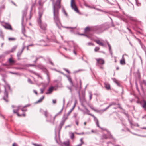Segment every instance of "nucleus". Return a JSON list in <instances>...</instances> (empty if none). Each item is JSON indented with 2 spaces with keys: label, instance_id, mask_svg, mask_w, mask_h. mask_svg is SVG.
Listing matches in <instances>:
<instances>
[{
  "label": "nucleus",
  "instance_id": "nucleus-1",
  "mask_svg": "<svg viewBox=\"0 0 146 146\" xmlns=\"http://www.w3.org/2000/svg\"><path fill=\"white\" fill-rule=\"evenodd\" d=\"M61 0H57L56 3L53 5V18L54 22L58 28L60 29L61 24L59 18V10L61 7Z\"/></svg>",
  "mask_w": 146,
  "mask_h": 146
},
{
  "label": "nucleus",
  "instance_id": "nucleus-28",
  "mask_svg": "<svg viewBox=\"0 0 146 146\" xmlns=\"http://www.w3.org/2000/svg\"><path fill=\"white\" fill-rule=\"evenodd\" d=\"M17 46H14L12 48L11 50H10V52H12L15 51L16 48H17Z\"/></svg>",
  "mask_w": 146,
  "mask_h": 146
},
{
  "label": "nucleus",
  "instance_id": "nucleus-36",
  "mask_svg": "<svg viewBox=\"0 0 146 146\" xmlns=\"http://www.w3.org/2000/svg\"><path fill=\"white\" fill-rule=\"evenodd\" d=\"M33 145L35 146H42V145L41 144H37L36 143H33Z\"/></svg>",
  "mask_w": 146,
  "mask_h": 146
},
{
  "label": "nucleus",
  "instance_id": "nucleus-63",
  "mask_svg": "<svg viewBox=\"0 0 146 146\" xmlns=\"http://www.w3.org/2000/svg\"><path fill=\"white\" fill-rule=\"evenodd\" d=\"M33 92L35 93L36 94H37V92L35 90H33Z\"/></svg>",
  "mask_w": 146,
  "mask_h": 146
},
{
  "label": "nucleus",
  "instance_id": "nucleus-50",
  "mask_svg": "<svg viewBox=\"0 0 146 146\" xmlns=\"http://www.w3.org/2000/svg\"><path fill=\"white\" fill-rule=\"evenodd\" d=\"M10 52H10V51H9L5 52V53L6 54H8Z\"/></svg>",
  "mask_w": 146,
  "mask_h": 146
},
{
  "label": "nucleus",
  "instance_id": "nucleus-5",
  "mask_svg": "<svg viewBox=\"0 0 146 146\" xmlns=\"http://www.w3.org/2000/svg\"><path fill=\"white\" fill-rule=\"evenodd\" d=\"M37 22L40 28L43 30L45 31L46 29L47 25L46 23L42 22L40 19H37Z\"/></svg>",
  "mask_w": 146,
  "mask_h": 146
},
{
  "label": "nucleus",
  "instance_id": "nucleus-27",
  "mask_svg": "<svg viewBox=\"0 0 146 146\" xmlns=\"http://www.w3.org/2000/svg\"><path fill=\"white\" fill-rule=\"evenodd\" d=\"M44 98V96H42L36 102V103L40 102L42 101Z\"/></svg>",
  "mask_w": 146,
  "mask_h": 146
},
{
  "label": "nucleus",
  "instance_id": "nucleus-2",
  "mask_svg": "<svg viewBox=\"0 0 146 146\" xmlns=\"http://www.w3.org/2000/svg\"><path fill=\"white\" fill-rule=\"evenodd\" d=\"M106 29L105 28L104 26V25H102L100 26L95 27L93 29L88 27L85 28L84 31L85 33H87L91 31L92 30L94 31H97V30H98L102 32Z\"/></svg>",
  "mask_w": 146,
  "mask_h": 146
},
{
  "label": "nucleus",
  "instance_id": "nucleus-54",
  "mask_svg": "<svg viewBox=\"0 0 146 146\" xmlns=\"http://www.w3.org/2000/svg\"><path fill=\"white\" fill-rule=\"evenodd\" d=\"M77 116V113H75L74 114V117L75 118H76Z\"/></svg>",
  "mask_w": 146,
  "mask_h": 146
},
{
  "label": "nucleus",
  "instance_id": "nucleus-41",
  "mask_svg": "<svg viewBox=\"0 0 146 146\" xmlns=\"http://www.w3.org/2000/svg\"><path fill=\"white\" fill-rule=\"evenodd\" d=\"M63 108H62V109L58 113H57L56 114H58V115H59V114H60L63 111Z\"/></svg>",
  "mask_w": 146,
  "mask_h": 146
},
{
  "label": "nucleus",
  "instance_id": "nucleus-53",
  "mask_svg": "<svg viewBox=\"0 0 146 146\" xmlns=\"http://www.w3.org/2000/svg\"><path fill=\"white\" fill-rule=\"evenodd\" d=\"M53 103L54 104H55L56 102V100H52Z\"/></svg>",
  "mask_w": 146,
  "mask_h": 146
},
{
  "label": "nucleus",
  "instance_id": "nucleus-43",
  "mask_svg": "<svg viewBox=\"0 0 146 146\" xmlns=\"http://www.w3.org/2000/svg\"><path fill=\"white\" fill-rule=\"evenodd\" d=\"M82 106L83 107H84L85 108V110H86V111H87L88 112H89V111L88 110V109H87L86 108V107H85V106L83 104H82Z\"/></svg>",
  "mask_w": 146,
  "mask_h": 146
},
{
  "label": "nucleus",
  "instance_id": "nucleus-3",
  "mask_svg": "<svg viewBox=\"0 0 146 146\" xmlns=\"http://www.w3.org/2000/svg\"><path fill=\"white\" fill-rule=\"evenodd\" d=\"M2 80L4 82L5 84V86H4L5 91L4 92V96L3 97V99L6 102H8V100L7 98L8 97V93L7 91V90H11L10 86L5 80L4 78H3Z\"/></svg>",
  "mask_w": 146,
  "mask_h": 146
},
{
  "label": "nucleus",
  "instance_id": "nucleus-33",
  "mask_svg": "<svg viewBox=\"0 0 146 146\" xmlns=\"http://www.w3.org/2000/svg\"><path fill=\"white\" fill-rule=\"evenodd\" d=\"M128 121H129V122L130 124V125H131V127H132V126L134 125L133 124V123L131 122V121L129 119H128Z\"/></svg>",
  "mask_w": 146,
  "mask_h": 146
},
{
  "label": "nucleus",
  "instance_id": "nucleus-15",
  "mask_svg": "<svg viewBox=\"0 0 146 146\" xmlns=\"http://www.w3.org/2000/svg\"><path fill=\"white\" fill-rule=\"evenodd\" d=\"M61 146H70L69 141L63 142L61 145Z\"/></svg>",
  "mask_w": 146,
  "mask_h": 146
},
{
  "label": "nucleus",
  "instance_id": "nucleus-7",
  "mask_svg": "<svg viewBox=\"0 0 146 146\" xmlns=\"http://www.w3.org/2000/svg\"><path fill=\"white\" fill-rule=\"evenodd\" d=\"M2 26L4 27V28L6 29H7L10 30H12V28L10 25L9 23H3L2 24Z\"/></svg>",
  "mask_w": 146,
  "mask_h": 146
},
{
  "label": "nucleus",
  "instance_id": "nucleus-39",
  "mask_svg": "<svg viewBox=\"0 0 146 146\" xmlns=\"http://www.w3.org/2000/svg\"><path fill=\"white\" fill-rule=\"evenodd\" d=\"M67 88L70 90V92L72 93V90L71 87H67Z\"/></svg>",
  "mask_w": 146,
  "mask_h": 146
},
{
  "label": "nucleus",
  "instance_id": "nucleus-35",
  "mask_svg": "<svg viewBox=\"0 0 146 146\" xmlns=\"http://www.w3.org/2000/svg\"><path fill=\"white\" fill-rule=\"evenodd\" d=\"M99 49H100L98 47H96L94 49V51L96 52V51H98L99 50Z\"/></svg>",
  "mask_w": 146,
  "mask_h": 146
},
{
  "label": "nucleus",
  "instance_id": "nucleus-48",
  "mask_svg": "<svg viewBox=\"0 0 146 146\" xmlns=\"http://www.w3.org/2000/svg\"><path fill=\"white\" fill-rule=\"evenodd\" d=\"M94 9H95L96 10L99 11H101V12L103 11L101 9H99L98 8H95Z\"/></svg>",
  "mask_w": 146,
  "mask_h": 146
},
{
  "label": "nucleus",
  "instance_id": "nucleus-18",
  "mask_svg": "<svg viewBox=\"0 0 146 146\" xmlns=\"http://www.w3.org/2000/svg\"><path fill=\"white\" fill-rule=\"evenodd\" d=\"M95 42L99 45H100L103 47H105V44H104L103 43L100 42V41L99 40H97L95 41Z\"/></svg>",
  "mask_w": 146,
  "mask_h": 146
},
{
  "label": "nucleus",
  "instance_id": "nucleus-56",
  "mask_svg": "<svg viewBox=\"0 0 146 146\" xmlns=\"http://www.w3.org/2000/svg\"><path fill=\"white\" fill-rule=\"evenodd\" d=\"M42 14H39V18H38V19H41V16H42Z\"/></svg>",
  "mask_w": 146,
  "mask_h": 146
},
{
  "label": "nucleus",
  "instance_id": "nucleus-57",
  "mask_svg": "<svg viewBox=\"0 0 146 146\" xmlns=\"http://www.w3.org/2000/svg\"><path fill=\"white\" fill-rule=\"evenodd\" d=\"M38 3L40 6L42 5L41 1L40 0L39 1Z\"/></svg>",
  "mask_w": 146,
  "mask_h": 146
},
{
  "label": "nucleus",
  "instance_id": "nucleus-8",
  "mask_svg": "<svg viewBox=\"0 0 146 146\" xmlns=\"http://www.w3.org/2000/svg\"><path fill=\"white\" fill-rule=\"evenodd\" d=\"M21 107V106H19L17 107V109L14 110H13V112L14 113H16L17 114V115L19 117H21L22 116H25V114H19L18 113V111L19 110V109H20V108Z\"/></svg>",
  "mask_w": 146,
  "mask_h": 146
},
{
  "label": "nucleus",
  "instance_id": "nucleus-20",
  "mask_svg": "<svg viewBox=\"0 0 146 146\" xmlns=\"http://www.w3.org/2000/svg\"><path fill=\"white\" fill-rule=\"evenodd\" d=\"M126 16L131 20L133 21H137L136 19L133 17L129 16L128 15H127Z\"/></svg>",
  "mask_w": 146,
  "mask_h": 146
},
{
  "label": "nucleus",
  "instance_id": "nucleus-23",
  "mask_svg": "<svg viewBox=\"0 0 146 146\" xmlns=\"http://www.w3.org/2000/svg\"><path fill=\"white\" fill-rule=\"evenodd\" d=\"M143 104H142V106L144 108V110H145L146 108V101L144 100L143 101Z\"/></svg>",
  "mask_w": 146,
  "mask_h": 146
},
{
  "label": "nucleus",
  "instance_id": "nucleus-58",
  "mask_svg": "<svg viewBox=\"0 0 146 146\" xmlns=\"http://www.w3.org/2000/svg\"><path fill=\"white\" fill-rule=\"evenodd\" d=\"M58 115V114H56L55 115V116L53 118V122H54V119H55V118H56V117Z\"/></svg>",
  "mask_w": 146,
  "mask_h": 146
},
{
  "label": "nucleus",
  "instance_id": "nucleus-42",
  "mask_svg": "<svg viewBox=\"0 0 146 146\" xmlns=\"http://www.w3.org/2000/svg\"><path fill=\"white\" fill-rule=\"evenodd\" d=\"M65 99L64 98L63 99V108H64L65 104Z\"/></svg>",
  "mask_w": 146,
  "mask_h": 146
},
{
  "label": "nucleus",
  "instance_id": "nucleus-40",
  "mask_svg": "<svg viewBox=\"0 0 146 146\" xmlns=\"http://www.w3.org/2000/svg\"><path fill=\"white\" fill-rule=\"evenodd\" d=\"M83 138H81L80 139V141L81 142V143L82 144L84 143V142L83 141Z\"/></svg>",
  "mask_w": 146,
  "mask_h": 146
},
{
  "label": "nucleus",
  "instance_id": "nucleus-21",
  "mask_svg": "<svg viewBox=\"0 0 146 146\" xmlns=\"http://www.w3.org/2000/svg\"><path fill=\"white\" fill-rule=\"evenodd\" d=\"M104 84L105 87L108 90L110 89V85L109 84L106 82L104 83Z\"/></svg>",
  "mask_w": 146,
  "mask_h": 146
},
{
  "label": "nucleus",
  "instance_id": "nucleus-55",
  "mask_svg": "<svg viewBox=\"0 0 146 146\" xmlns=\"http://www.w3.org/2000/svg\"><path fill=\"white\" fill-rule=\"evenodd\" d=\"M76 102H75L74 103V105L73 106L72 108V109H74V108H75V106H76Z\"/></svg>",
  "mask_w": 146,
  "mask_h": 146
},
{
  "label": "nucleus",
  "instance_id": "nucleus-29",
  "mask_svg": "<svg viewBox=\"0 0 146 146\" xmlns=\"http://www.w3.org/2000/svg\"><path fill=\"white\" fill-rule=\"evenodd\" d=\"M63 27L66 29H74L76 28V27Z\"/></svg>",
  "mask_w": 146,
  "mask_h": 146
},
{
  "label": "nucleus",
  "instance_id": "nucleus-11",
  "mask_svg": "<svg viewBox=\"0 0 146 146\" xmlns=\"http://www.w3.org/2000/svg\"><path fill=\"white\" fill-rule=\"evenodd\" d=\"M97 63L99 64H104L105 62L104 60L102 58H100L96 59Z\"/></svg>",
  "mask_w": 146,
  "mask_h": 146
},
{
  "label": "nucleus",
  "instance_id": "nucleus-32",
  "mask_svg": "<svg viewBox=\"0 0 146 146\" xmlns=\"http://www.w3.org/2000/svg\"><path fill=\"white\" fill-rule=\"evenodd\" d=\"M45 88H41L40 89V93L41 94H42L43 93L44 90H45Z\"/></svg>",
  "mask_w": 146,
  "mask_h": 146
},
{
  "label": "nucleus",
  "instance_id": "nucleus-45",
  "mask_svg": "<svg viewBox=\"0 0 146 146\" xmlns=\"http://www.w3.org/2000/svg\"><path fill=\"white\" fill-rule=\"evenodd\" d=\"M39 58L40 57H36V60L34 61V62L35 63H36Z\"/></svg>",
  "mask_w": 146,
  "mask_h": 146
},
{
  "label": "nucleus",
  "instance_id": "nucleus-14",
  "mask_svg": "<svg viewBox=\"0 0 146 146\" xmlns=\"http://www.w3.org/2000/svg\"><path fill=\"white\" fill-rule=\"evenodd\" d=\"M66 77L69 80V82L70 83L71 86L72 87L74 86V85L72 81L71 77L70 76H67Z\"/></svg>",
  "mask_w": 146,
  "mask_h": 146
},
{
  "label": "nucleus",
  "instance_id": "nucleus-52",
  "mask_svg": "<svg viewBox=\"0 0 146 146\" xmlns=\"http://www.w3.org/2000/svg\"><path fill=\"white\" fill-rule=\"evenodd\" d=\"M12 146H18V145L16 143H14L13 144Z\"/></svg>",
  "mask_w": 146,
  "mask_h": 146
},
{
  "label": "nucleus",
  "instance_id": "nucleus-22",
  "mask_svg": "<svg viewBox=\"0 0 146 146\" xmlns=\"http://www.w3.org/2000/svg\"><path fill=\"white\" fill-rule=\"evenodd\" d=\"M26 12H24L23 13L22 17V24L23 25V23L24 21V17L26 16Z\"/></svg>",
  "mask_w": 146,
  "mask_h": 146
},
{
  "label": "nucleus",
  "instance_id": "nucleus-17",
  "mask_svg": "<svg viewBox=\"0 0 146 146\" xmlns=\"http://www.w3.org/2000/svg\"><path fill=\"white\" fill-rule=\"evenodd\" d=\"M53 87H50L48 90L47 92H46V94H50L53 91Z\"/></svg>",
  "mask_w": 146,
  "mask_h": 146
},
{
  "label": "nucleus",
  "instance_id": "nucleus-59",
  "mask_svg": "<svg viewBox=\"0 0 146 146\" xmlns=\"http://www.w3.org/2000/svg\"><path fill=\"white\" fill-rule=\"evenodd\" d=\"M58 115V114H56L55 115V116L53 118V122H54V119H55V118H56V117Z\"/></svg>",
  "mask_w": 146,
  "mask_h": 146
},
{
  "label": "nucleus",
  "instance_id": "nucleus-44",
  "mask_svg": "<svg viewBox=\"0 0 146 146\" xmlns=\"http://www.w3.org/2000/svg\"><path fill=\"white\" fill-rule=\"evenodd\" d=\"M64 70H65L67 72H68V73H70V71L67 69H66V68H64Z\"/></svg>",
  "mask_w": 146,
  "mask_h": 146
},
{
  "label": "nucleus",
  "instance_id": "nucleus-37",
  "mask_svg": "<svg viewBox=\"0 0 146 146\" xmlns=\"http://www.w3.org/2000/svg\"><path fill=\"white\" fill-rule=\"evenodd\" d=\"M28 82L31 84H33V82L31 80L29 79V78H28Z\"/></svg>",
  "mask_w": 146,
  "mask_h": 146
},
{
  "label": "nucleus",
  "instance_id": "nucleus-13",
  "mask_svg": "<svg viewBox=\"0 0 146 146\" xmlns=\"http://www.w3.org/2000/svg\"><path fill=\"white\" fill-rule=\"evenodd\" d=\"M25 48V46H23L21 50V51H19L17 54V56L18 58H19L21 56V54L22 53L23 51L24 50V49Z\"/></svg>",
  "mask_w": 146,
  "mask_h": 146
},
{
  "label": "nucleus",
  "instance_id": "nucleus-47",
  "mask_svg": "<svg viewBox=\"0 0 146 146\" xmlns=\"http://www.w3.org/2000/svg\"><path fill=\"white\" fill-rule=\"evenodd\" d=\"M143 83L146 86V81L145 80H143Z\"/></svg>",
  "mask_w": 146,
  "mask_h": 146
},
{
  "label": "nucleus",
  "instance_id": "nucleus-4",
  "mask_svg": "<svg viewBox=\"0 0 146 146\" xmlns=\"http://www.w3.org/2000/svg\"><path fill=\"white\" fill-rule=\"evenodd\" d=\"M40 112L43 113H44L45 117L46 118V121L48 122H51L52 119V115L49 114L47 111H44L42 109L40 110Z\"/></svg>",
  "mask_w": 146,
  "mask_h": 146
},
{
  "label": "nucleus",
  "instance_id": "nucleus-49",
  "mask_svg": "<svg viewBox=\"0 0 146 146\" xmlns=\"http://www.w3.org/2000/svg\"><path fill=\"white\" fill-rule=\"evenodd\" d=\"M74 47V50H73V52H74V53L75 54V55H76V52H75V47Z\"/></svg>",
  "mask_w": 146,
  "mask_h": 146
},
{
  "label": "nucleus",
  "instance_id": "nucleus-25",
  "mask_svg": "<svg viewBox=\"0 0 146 146\" xmlns=\"http://www.w3.org/2000/svg\"><path fill=\"white\" fill-rule=\"evenodd\" d=\"M69 134L70 138L72 139H73L74 137V134L72 132H70L69 133Z\"/></svg>",
  "mask_w": 146,
  "mask_h": 146
},
{
  "label": "nucleus",
  "instance_id": "nucleus-31",
  "mask_svg": "<svg viewBox=\"0 0 146 146\" xmlns=\"http://www.w3.org/2000/svg\"><path fill=\"white\" fill-rule=\"evenodd\" d=\"M89 98H90V100H91L92 98V92L90 91L89 92Z\"/></svg>",
  "mask_w": 146,
  "mask_h": 146
},
{
  "label": "nucleus",
  "instance_id": "nucleus-60",
  "mask_svg": "<svg viewBox=\"0 0 146 146\" xmlns=\"http://www.w3.org/2000/svg\"><path fill=\"white\" fill-rule=\"evenodd\" d=\"M58 115V114H56L55 115V116L53 118V122H54V119H55V118H56V117Z\"/></svg>",
  "mask_w": 146,
  "mask_h": 146
},
{
  "label": "nucleus",
  "instance_id": "nucleus-51",
  "mask_svg": "<svg viewBox=\"0 0 146 146\" xmlns=\"http://www.w3.org/2000/svg\"><path fill=\"white\" fill-rule=\"evenodd\" d=\"M71 113V112L70 111L67 114V116L66 117H67L68 116L70 115V113Z\"/></svg>",
  "mask_w": 146,
  "mask_h": 146
},
{
  "label": "nucleus",
  "instance_id": "nucleus-46",
  "mask_svg": "<svg viewBox=\"0 0 146 146\" xmlns=\"http://www.w3.org/2000/svg\"><path fill=\"white\" fill-rule=\"evenodd\" d=\"M108 134L109 135L110 137V138H113L112 136V135L110 134V132H108Z\"/></svg>",
  "mask_w": 146,
  "mask_h": 146
},
{
  "label": "nucleus",
  "instance_id": "nucleus-16",
  "mask_svg": "<svg viewBox=\"0 0 146 146\" xmlns=\"http://www.w3.org/2000/svg\"><path fill=\"white\" fill-rule=\"evenodd\" d=\"M8 62L11 65H13L15 62V61L12 58H10L8 59Z\"/></svg>",
  "mask_w": 146,
  "mask_h": 146
},
{
  "label": "nucleus",
  "instance_id": "nucleus-10",
  "mask_svg": "<svg viewBox=\"0 0 146 146\" xmlns=\"http://www.w3.org/2000/svg\"><path fill=\"white\" fill-rule=\"evenodd\" d=\"M88 115H90L91 116L94 118V121H95L97 126L98 127H99L100 128H101V127H100V126L99 125L98 121V120L93 115H92V114H90V113H88Z\"/></svg>",
  "mask_w": 146,
  "mask_h": 146
},
{
  "label": "nucleus",
  "instance_id": "nucleus-26",
  "mask_svg": "<svg viewBox=\"0 0 146 146\" xmlns=\"http://www.w3.org/2000/svg\"><path fill=\"white\" fill-rule=\"evenodd\" d=\"M120 64L121 65H125V60L121 59L120 60Z\"/></svg>",
  "mask_w": 146,
  "mask_h": 146
},
{
  "label": "nucleus",
  "instance_id": "nucleus-61",
  "mask_svg": "<svg viewBox=\"0 0 146 146\" xmlns=\"http://www.w3.org/2000/svg\"><path fill=\"white\" fill-rule=\"evenodd\" d=\"M58 115V114H56L55 115V116L53 118V122H54V119H55V118H56V117Z\"/></svg>",
  "mask_w": 146,
  "mask_h": 146
},
{
  "label": "nucleus",
  "instance_id": "nucleus-64",
  "mask_svg": "<svg viewBox=\"0 0 146 146\" xmlns=\"http://www.w3.org/2000/svg\"><path fill=\"white\" fill-rule=\"evenodd\" d=\"M82 144L81 143H80V144L76 146H81Z\"/></svg>",
  "mask_w": 146,
  "mask_h": 146
},
{
  "label": "nucleus",
  "instance_id": "nucleus-12",
  "mask_svg": "<svg viewBox=\"0 0 146 146\" xmlns=\"http://www.w3.org/2000/svg\"><path fill=\"white\" fill-rule=\"evenodd\" d=\"M116 104L114 102H112L105 109H103L101 110V111H102V112H104V111H106L111 106L113 105H115Z\"/></svg>",
  "mask_w": 146,
  "mask_h": 146
},
{
  "label": "nucleus",
  "instance_id": "nucleus-38",
  "mask_svg": "<svg viewBox=\"0 0 146 146\" xmlns=\"http://www.w3.org/2000/svg\"><path fill=\"white\" fill-rule=\"evenodd\" d=\"M10 73L11 74H16V75H18L19 74V73H16V72H10Z\"/></svg>",
  "mask_w": 146,
  "mask_h": 146
},
{
  "label": "nucleus",
  "instance_id": "nucleus-9",
  "mask_svg": "<svg viewBox=\"0 0 146 146\" xmlns=\"http://www.w3.org/2000/svg\"><path fill=\"white\" fill-rule=\"evenodd\" d=\"M63 119L64 120H62L59 125V130L60 131L61 129L62 126L63 125L65 121V120L67 119V117H64Z\"/></svg>",
  "mask_w": 146,
  "mask_h": 146
},
{
  "label": "nucleus",
  "instance_id": "nucleus-24",
  "mask_svg": "<svg viewBox=\"0 0 146 146\" xmlns=\"http://www.w3.org/2000/svg\"><path fill=\"white\" fill-rule=\"evenodd\" d=\"M30 106L29 104H27V105H25L23 107V108L21 109V111H27V110L25 109L24 108L25 107H28L29 106Z\"/></svg>",
  "mask_w": 146,
  "mask_h": 146
},
{
  "label": "nucleus",
  "instance_id": "nucleus-19",
  "mask_svg": "<svg viewBox=\"0 0 146 146\" xmlns=\"http://www.w3.org/2000/svg\"><path fill=\"white\" fill-rule=\"evenodd\" d=\"M106 43L108 46V47L109 48V50L110 53L111 55H112V50L111 49V46L110 44H109V43L107 41H106Z\"/></svg>",
  "mask_w": 146,
  "mask_h": 146
},
{
  "label": "nucleus",
  "instance_id": "nucleus-62",
  "mask_svg": "<svg viewBox=\"0 0 146 146\" xmlns=\"http://www.w3.org/2000/svg\"><path fill=\"white\" fill-rule=\"evenodd\" d=\"M88 45H93V44L92 43H91V42H88Z\"/></svg>",
  "mask_w": 146,
  "mask_h": 146
},
{
  "label": "nucleus",
  "instance_id": "nucleus-6",
  "mask_svg": "<svg viewBox=\"0 0 146 146\" xmlns=\"http://www.w3.org/2000/svg\"><path fill=\"white\" fill-rule=\"evenodd\" d=\"M70 5L72 8L75 11L78 13H79V11L76 7L75 0H71Z\"/></svg>",
  "mask_w": 146,
  "mask_h": 146
},
{
  "label": "nucleus",
  "instance_id": "nucleus-30",
  "mask_svg": "<svg viewBox=\"0 0 146 146\" xmlns=\"http://www.w3.org/2000/svg\"><path fill=\"white\" fill-rule=\"evenodd\" d=\"M15 40V38H8V40L9 41H14Z\"/></svg>",
  "mask_w": 146,
  "mask_h": 146
},
{
  "label": "nucleus",
  "instance_id": "nucleus-34",
  "mask_svg": "<svg viewBox=\"0 0 146 146\" xmlns=\"http://www.w3.org/2000/svg\"><path fill=\"white\" fill-rule=\"evenodd\" d=\"M108 138L107 136L106 135H104L102 136V139H107Z\"/></svg>",
  "mask_w": 146,
  "mask_h": 146
}]
</instances>
